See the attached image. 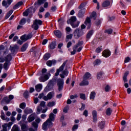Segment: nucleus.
Masks as SVG:
<instances>
[{"instance_id":"obj_24","label":"nucleus","mask_w":131,"mask_h":131,"mask_svg":"<svg viewBox=\"0 0 131 131\" xmlns=\"http://www.w3.org/2000/svg\"><path fill=\"white\" fill-rule=\"evenodd\" d=\"M35 119V117L34 116V115H33V114H31L30 116H29V117H28L27 120L28 122L30 123V122H32V121H33V120H34Z\"/></svg>"},{"instance_id":"obj_15","label":"nucleus","mask_w":131,"mask_h":131,"mask_svg":"<svg viewBox=\"0 0 131 131\" xmlns=\"http://www.w3.org/2000/svg\"><path fill=\"white\" fill-rule=\"evenodd\" d=\"M4 59H5V61L11 62L13 59V56L11 54H9L4 57Z\"/></svg>"},{"instance_id":"obj_3","label":"nucleus","mask_w":131,"mask_h":131,"mask_svg":"<svg viewBox=\"0 0 131 131\" xmlns=\"http://www.w3.org/2000/svg\"><path fill=\"white\" fill-rule=\"evenodd\" d=\"M38 25H42V21L40 19H36L32 26V28H34V30H38L39 28Z\"/></svg>"},{"instance_id":"obj_23","label":"nucleus","mask_w":131,"mask_h":131,"mask_svg":"<svg viewBox=\"0 0 131 131\" xmlns=\"http://www.w3.org/2000/svg\"><path fill=\"white\" fill-rule=\"evenodd\" d=\"M48 125H49V122L46 121L42 124V129L43 130H48Z\"/></svg>"},{"instance_id":"obj_26","label":"nucleus","mask_w":131,"mask_h":131,"mask_svg":"<svg viewBox=\"0 0 131 131\" xmlns=\"http://www.w3.org/2000/svg\"><path fill=\"white\" fill-rule=\"evenodd\" d=\"M22 5H23V2L22 1L18 2L16 5H15L13 6L14 10H17V9H18V8H19V7H21Z\"/></svg>"},{"instance_id":"obj_14","label":"nucleus","mask_w":131,"mask_h":131,"mask_svg":"<svg viewBox=\"0 0 131 131\" xmlns=\"http://www.w3.org/2000/svg\"><path fill=\"white\" fill-rule=\"evenodd\" d=\"M11 63L9 61H5V62L4 63L3 65V68L6 71H7V70H9V69L10 68V66H11Z\"/></svg>"},{"instance_id":"obj_54","label":"nucleus","mask_w":131,"mask_h":131,"mask_svg":"<svg viewBox=\"0 0 131 131\" xmlns=\"http://www.w3.org/2000/svg\"><path fill=\"white\" fill-rule=\"evenodd\" d=\"M26 37V40H28V39H31V38H32V34L31 33H29Z\"/></svg>"},{"instance_id":"obj_47","label":"nucleus","mask_w":131,"mask_h":131,"mask_svg":"<svg viewBox=\"0 0 131 131\" xmlns=\"http://www.w3.org/2000/svg\"><path fill=\"white\" fill-rule=\"evenodd\" d=\"M80 98L81 99V100H83L85 101V100L86 99V97H85V94L83 93H80Z\"/></svg>"},{"instance_id":"obj_29","label":"nucleus","mask_w":131,"mask_h":131,"mask_svg":"<svg viewBox=\"0 0 131 131\" xmlns=\"http://www.w3.org/2000/svg\"><path fill=\"white\" fill-rule=\"evenodd\" d=\"M13 12H14V11L13 10H10L5 15V20H7V19H9V18H10V16H11V15H12L13 14Z\"/></svg>"},{"instance_id":"obj_43","label":"nucleus","mask_w":131,"mask_h":131,"mask_svg":"<svg viewBox=\"0 0 131 131\" xmlns=\"http://www.w3.org/2000/svg\"><path fill=\"white\" fill-rule=\"evenodd\" d=\"M1 118L2 120H6V115H5V113L4 112V111H1Z\"/></svg>"},{"instance_id":"obj_46","label":"nucleus","mask_w":131,"mask_h":131,"mask_svg":"<svg viewBox=\"0 0 131 131\" xmlns=\"http://www.w3.org/2000/svg\"><path fill=\"white\" fill-rule=\"evenodd\" d=\"M84 23L85 25H88V24H91V18L87 17Z\"/></svg>"},{"instance_id":"obj_11","label":"nucleus","mask_w":131,"mask_h":131,"mask_svg":"<svg viewBox=\"0 0 131 131\" xmlns=\"http://www.w3.org/2000/svg\"><path fill=\"white\" fill-rule=\"evenodd\" d=\"M92 117H93V121L94 123L97 122V118L98 117V113L97 112V111L93 110L92 111Z\"/></svg>"},{"instance_id":"obj_59","label":"nucleus","mask_w":131,"mask_h":131,"mask_svg":"<svg viewBox=\"0 0 131 131\" xmlns=\"http://www.w3.org/2000/svg\"><path fill=\"white\" fill-rule=\"evenodd\" d=\"M46 64L49 67H52V65H53V61H52V60H48L46 62Z\"/></svg>"},{"instance_id":"obj_62","label":"nucleus","mask_w":131,"mask_h":131,"mask_svg":"<svg viewBox=\"0 0 131 131\" xmlns=\"http://www.w3.org/2000/svg\"><path fill=\"white\" fill-rule=\"evenodd\" d=\"M81 104L82 105L81 108H79V110H80V111H82V110H84V109H85V104L83 103H81Z\"/></svg>"},{"instance_id":"obj_52","label":"nucleus","mask_w":131,"mask_h":131,"mask_svg":"<svg viewBox=\"0 0 131 131\" xmlns=\"http://www.w3.org/2000/svg\"><path fill=\"white\" fill-rule=\"evenodd\" d=\"M55 105V101H52V102H49L47 106L48 107H54V105Z\"/></svg>"},{"instance_id":"obj_36","label":"nucleus","mask_w":131,"mask_h":131,"mask_svg":"<svg viewBox=\"0 0 131 131\" xmlns=\"http://www.w3.org/2000/svg\"><path fill=\"white\" fill-rule=\"evenodd\" d=\"M79 23H80V21H77L76 24L75 23H72L70 25L72 26V28H77V27L79 26Z\"/></svg>"},{"instance_id":"obj_53","label":"nucleus","mask_w":131,"mask_h":131,"mask_svg":"<svg viewBox=\"0 0 131 131\" xmlns=\"http://www.w3.org/2000/svg\"><path fill=\"white\" fill-rule=\"evenodd\" d=\"M3 101L6 103V104H9L10 103V101L9 98L8 97H5L3 98Z\"/></svg>"},{"instance_id":"obj_63","label":"nucleus","mask_w":131,"mask_h":131,"mask_svg":"<svg viewBox=\"0 0 131 131\" xmlns=\"http://www.w3.org/2000/svg\"><path fill=\"white\" fill-rule=\"evenodd\" d=\"M66 31H67V33L69 34V33L71 31V28L70 27H67Z\"/></svg>"},{"instance_id":"obj_34","label":"nucleus","mask_w":131,"mask_h":131,"mask_svg":"<svg viewBox=\"0 0 131 131\" xmlns=\"http://www.w3.org/2000/svg\"><path fill=\"white\" fill-rule=\"evenodd\" d=\"M104 33H107L108 34V35H110V34H112L113 33V29L109 28L105 29L104 30Z\"/></svg>"},{"instance_id":"obj_40","label":"nucleus","mask_w":131,"mask_h":131,"mask_svg":"<svg viewBox=\"0 0 131 131\" xmlns=\"http://www.w3.org/2000/svg\"><path fill=\"white\" fill-rule=\"evenodd\" d=\"M53 95H54V91H52L51 92H49L48 94L47 97H48L49 100H51V99L53 98Z\"/></svg>"},{"instance_id":"obj_55","label":"nucleus","mask_w":131,"mask_h":131,"mask_svg":"<svg viewBox=\"0 0 131 131\" xmlns=\"http://www.w3.org/2000/svg\"><path fill=\"white\" fill-rule=\"evenodd\" d=\"M102 21H103V19H99L98 21H96L95 24L96 26H99V25H101V24L102 23Z\"/></svg>"},{"instance_id":"obj_6","label":"nucleus","mask_w":131,"mask_h":131,"mask_svg":"<svg viewBox=\"0 0 131 131\" xmlns=\"http://www.w3.org/2000/svg\"><path fill=\"white\" fill-rule=\"evenodd\" d=\"M40 121H41V119H40V118L38 117L35 120V121L32 122V126L35 128V130H37V128H38V124L40 123Z\"/></svg>"},{"instance_id":"obj_13","label":"nucleus","mask_w":131,"mask_h":131,"mask_svg":"<svg viewBox=\"0 0 131 131\" xmlns=\"http://www.w3.org/2000/svg\"><path fill=\"white\" fill-rule=\"evenodd\" d=\"M76 20H77V19L76 18V16H71L70 19H69L67 21V24H71V23H74V22H76Z\"/></svg>"},{"instance_id":"obj_12","label":"nucleus","mask_w":131,"mask_h":131,"mask_svg":"<svg viewBox=\"0 0 131 131\" xmlns=\"http://www.w3.org/2000/svg\"><path fill=\"white\" fill-rule=\"evenodd\" d=\"M51 85H54V84H53V82L52 81H50L46 88L44 89V92H46V93L50 92L52 89V87H51Z\"/></svg>"},{"instance_id":"obj_21","label":"nucleus","mask_w":131,"mask_h":131,"mask_svg":"<svg viewBox=\"0 0 131 131\" xmlns=\"http://www.w3.org/2000/svg\"><path fill=\"white\" fill-rule=\"evenodd\" d=\"M54 34L58 38H61L62 37V32L59 30L55 31Z\"/></svg>"},{"instance_id":"obj_51","label":"nucleus","mask_w":131,"mask_h":131,"mask_svg":"<svg viewBox=\"0 0 131 131\" xmlns=\"http://www.w3.org/2000/svg\"><path fill=\"white\" fill-rule=\"evenodd\" d=\"M62 73L63 75H66V76H68V74H69L68 69L67 68H66L64 70L62 71Z\"/></svg>"},{"instance_id":"obj_35","label":"nucleus","mask_w":131,"mask_h":131,"mask_svg":"<svg viewBox=\"0 0 131 131\" xmlns=\"http://www.w3.org/2000/svg\"><path fill=\"white\" fill-rule=\"evenodd\" d=\"M50 58H51V54L49 53H46L43 56V59L45 60V61H48Z\"/></svg>"},{"instance_id":"obj_57","label":"nucleus","mask_w":131,"mask_h":131,"mask_svg":"<svg viewBox=\"0 0 131 131\" xmlns=\"http://www.w3.org/2000/svg\"><path fill=\"white\" fill-rule=\"evenodd\" d=\"M45 2H46V0H38L37 4L39 6H41V5H42V4H45Z\"/></svg>"},{"instance_id":"obj_56","label":"nucleus","mask_w":131,"mask_h":131,"mask_svg":"<svg viewBox=\"0 0 131 131\" xmlns=\"http://www.w3.org/2000/svg\"><path fill=\"white\" fill-rule=\"evenodd\" d=\"M76 129H78V124H75L73 126L72 130L75 131Z\"/></svg>"},{"instance_id":"obj_1","label":"nucleus","mask_w":131,"mask_h":131,"mask_svg":"<svg viewBox=\"0 0 131 131\" xmlns=\"http://www.w3.org/2000/svg\"><path fill=\"white\" fill-rule=\"evenodd\" d=\"M50 81H52L53 84L54 82H56V81H57L59 92H61V91L63 90V88H64V79L61 78L58 79L56 76H54L52 78V79Z\"/></svg>"},{"instance_id":"obj_7","label":"nucleus","mask_w":131,"mask_h":131,"mask_svg":"<svg viewBox=\"0 0 131 131\" xmlns=\"http://www.w3.org/2000/svg\"><path fill=\"white\" fill-rule=\"evenodd\" d=\"M67 62H68V60H66L59 67L58 69L57 70L55 74V76H58L59 74H60V72L61 71H63L64 70V67H65V65L67 64Z\"/></svg>"},{"instance_id":"obj_20","label":"nucleus","mask_w":131,"mask_h":131,"mask_svg":"<svg viewBox=\"0 0 131 131\" xmlns=\"http://www.w3.org/2000/svg\"><path fill=\"white\" fill-rule=\"evenodd\" d=\"M98 127L100 129H104L105 128V121H101L98 123Z\"/></svg>"},{"instance_id":"obj_5","label":"nucleus","mask_w":131,"mask_h":131,"mask_svg":"<svg viewBox=\"0 0 131 131\" xmlns=\"http://www.w3.org/2000/svg\"><path fill=\"white\" fill-rule=\"evenodd\" d=\"M55 119H56V115H55L54 113H51L49 115V118L46 121L48 122L49 125H53L54 123H53L52 121H55Z\"/></svg>"},{"instance_id":"obj_33","label":"nucleus","mask_w":131,"mask_h":131,"mask_svg":"<svg viewBox=\"0 0 131 131\" xmlns=\"http://www.w3.org/2000/svg\"><path fill=\"white\" fill-rule=\"evenodd\" d=\"M101 63H102V61H101V60H100L99 59H97L93 62V66L95 67V66H98L100 65Z\"/></svg>"},{"instance_id":"obj_19","label":"nucleus","mask_w":131,"mask_h":131,"mask_svg":"<svg viewBox=\"0 0 131 131\" xmlns=\"http://www.w3.org/2000/svg\"><path fill=\"white\" fill-rule=\"evenodd\" d=\"M56 46H57L56 42H52L49 45L48 49L49 50H54V49H56Z\"/></svg>"},{"instance_id":"obj_45","label":"nucleus","mask_w":131,"mask_h":131,"mask_svg":"<svg viewBox=\"0 0 131 131\" xmlns=\"http://www.w3.org/2000/svg\"><path fill=\"white\" fill-rule=\"evenodd\" d=\"M25 23H26V18H22L19 21L20 25H24Z\"/></svg>"},{"instance_id":"obj_38","label":"nucleus","mask_w":131,"mask_h":131,"mask_svg":"<svg viewBox=\"0 0 131 131\" xmlns=\"http://www.w3.org/2000/svg\"><path fill=\"white\" fill-rule=\"evenodd\" d=\"M86 5H88V2H84V3H81V4L78 7L79 10H81L83 9V8H84V7L86 6Z\"/></svg>"},{"instance_id":"obj_9","label":"nucleus","mask_w":131,"mask_h":131,"mask_svg":"<svg viewBox=\"0 0 131 131\" xmlns=\"http://www.w3.org/2000/svg\"><path fill=\"white\" fill-rule=\"evenodd\" d=\"M84 14H85V8L80 9L78 13L77 17L78 18H83Z\"/></svg>"},{"instance_id":"obj_22","label":"nucleus","mask_w":131,"mask_h":131,"mask_svg":"<svg viewBox=\"0 0 131 131\" xmlns=\"http://www.w3.org/2000/svg\"><path fill=\"white\" fill-rule=\"evenodd\" d=\"M92 77V74L90 73V72H87L85 73L83 77V79H86L88 80V79H89L90 77Z\"/></svg>"},{"instance_id":"obj_42","label":"nucleus","mask_w":131,"mask_h":131,"mask_svg":"<svg viewBox=\"0 0 131 131\" xmlns=\"http://www.w3.org/2000/svg\"><path fill=\"white\" fill-rule=\"evenodd\" d=\"M72 37H73V34H70L69 35H67L66 36V41H69V39H72Z\"/></svg>"},{"instance_id":"obj_27","label":"nucleus","mask_w":131,"mask_h":131,"mask_svg":"<svg viewBox=\"0 0 131 131\" xmlns=\"http://www.w3.org/2000/svg\"><path fill=\"white\" fill-rule=\"evenodd\" d=\"M83 45V41L79 40L78 43L74 46L73 49H77L78 47H81Z\"/></svg>"},{"instance_id":"obj_60","label":"nucleus","mask_w":131,"mask_h":131,"mask_svg":"<svg viewBox=\"0 0 131 131\" xmlns=\"http://www.w3.org/2000/svg\"><path fill=\"white\" fill-rule=\"evenodd\" d=\"M102 75H103V73L101 72L98 73L97 75V79H100V78H101V77H102Z\"/></svg>"},{"instance_id":"obj_41","label":"nucleus","mask_w":131,"mask_h":131,"mask_svg":"<svg viewBox=\"0 0 131 131\" xmlns=\"http://www.w3.org/2000/svg\"><path fill=\"white\" fill-rule=\"evenodd\" d=\"M11 131H19V127L18 125H14L11 129Z\"/></svg>"},{"instance_id":"obj_49","label":"nucleus","mask_w":131,"mask_h":131,"mask_svg":"<svg viewBox=\"0 0 131 131\" xmlns=\"http://www.w3.org/2000/svg\"><path fill=\"white\" fill-rule=\"evenodd\" d=\"M29 8L27 9L25 12H23V16H27L29 15Z\"/></svg>"},{"instance_id":"obj_25","label":"nucleus","mask_w":131,"mask_h":131,"mask_svg":"<svg viewBox=\"0 0 131 131\" xmlns=\"http://www.w3.org/2000/svg\"><path fill=\"white\" fill-rule=\"evenodd\" d=\"M41 90H42V84H38L37 85H36L35 86V90L38 93H39V92H40V91H41Z\"/></svg>"},{"instance_id":"obj_4","label":"nucleus","mask_w":131,"mask_h":131,"mask_svg":"<svg viewBox=\"0 0 131 131\" xmlns=\"http://www.w3.org/2000/svg\"><path fill=\"white\" fill-rule=\"evenodd\" d=\"M50 76H51V74L50 72H48L47 74L41 75L39 78V80L40 82H45V81H47L50 78Z\"/></svg>"},{"instance_id":"obj_44","label":"nucleus","mask_w":131,"mask_h":131,"mask_svg":"<svg viewBox=\"0 0 131 131\" xmlns=\"http://www.w3.org/2000/svg\"><path fill=\"white\" fill-rule=\"evenodd\" d=\"M42 110V107H41L40 106H38L37 107V111H36V114H40V112Z\"/></svg>"},{"instance_id":"obj_2","label":"nucleus","mask_w":131,"mask_h":131,"mask_svg":"<svg viewBox=\"0 0 131 131\" xmlns=\"http://www.w3.org/2000/svg\"><path fill=\"white\" fill-rule=\"evenodd\" d=\"M73 34L74 38L78 39L79 37L83 35V31L80 30L79 28H77L74 30Z\"/></svg>"},{"instance_id":"obj_28","label":"nucleus","mask_w":131,"mask_h":131,"mask_svg":"<svg viewBox=\"0 0 131 131\" xmlns=\"http://www.w3.org/2000/svg\"><path fill=\"white\" fill-rule=\"evenodd\" d=\"M110 6V1L106 0L103 2L102 7L103 8H107V7H109Z\"/></svg>"},{"instance_id":"obj_16","label":"nucleus","mask_w":131,"mask_h":131,"mask_svg":"<svg viewBox=\"0 0 131 131\" xmlns=\"http://www.w3.org/2000/svg\"><path fill=\"white\" fill-rule=\"evenodd\" d=\"M89 82L85 79H83V80L80 83L79 85L80 86H84L85 85H89Z\"/></svg>"},{"instance_id":"obj_30","label":"nucleus","mask_w":131,"mask_h":131,"mask_svg":"<svg viewBox=\"0 0 131 131\" xmlns=\"http://www.w3.org/2000/svg\"><path fill=\"white\" fill-rule=\"evenodd\" d=\"M24 113H25V114H30L31 113H33V111H32V109L31 108H26V109H25V110L24 111Z\"/></svg>"},{"instance_id":"obj_18","label":"nucleus","mask_w":131,"mask_h":131,"mask_svg":"<svg viewBox=\"0 0 131 131\" xmlns=\"http://www.w3.org/2000/svg\"><path fill=\"white\" fill-rule=\"evenodd\" d=\"M28 48V43H25L20 48V52H24Z\"/></svg>"},{"instance_id":"obj_48","label":"nucleus","mask_w":131,"mask_h":131,"mask_svg":"<svg viewBox=\"0 0 131 131\" xmlns=\"http://www.w3.org/2000/svg\"><path fill=\"white\" fill-rule=\"evenodd\" d=\"M26 107V103L25 102H23L19 104V108L24 110Z\"/></svg>"},{"instance_id":"obj_32","label":"nucleus","mask_w":131,"mask_h":131,"mask_svg":"<svg viewBox=\"0 0 131 131\" xmlns=\"http://www.w3.org/2000/svg\"><path fill=\"white\" fill-rule=\"evenodd\" d=\"M129 74V72L126 71L123 77V79L124 82H127V75Z\"/></svg>"},{"instance_id":"obj_58","label":"nucleus","mask_w":131,"mask_h":131,"mask_svg":"<svg viewBox=\"0 0 131 131\" xmlns=\"http://www.w3.org/2000/svg\"><path fill=\"white\" fill-rule=\"evenodd\" d=\"M96 53H101L102 52V46H100V47H98L96 50H95Z\"/></svg>"},{"instance_id":"obj_8","label":"nucleus","mask_w":131,"mask_h":131,"mask_svg":"<svg viewBox=\"0 0 131 131\" xmlns=\"http://www.w3.org/2000/svg\"><path fill=\"white\" fill-rule=\"evenodd\" d=\"M10 50L11 51L12 54H15V53H18L19 50V46L17 45H15L13 47L10 46Z\"/></svg>"},{"instance_id":"obj_39","label":"nucleus","mask_w":131,"mask_h":131,"mask_svg":"<svg viewBox=\"0 0 131 131\" xmlns=\"http://www.w3.org/2000/svg\"><path fill=\"white\" fill-rule=\"evenodd\" d=\"M24 97L25 99H28L29 98V91L26 90L24 93Z\"/></svg>"},{"instance_id":"obj_61","label":"nucleus","mask_w":131,"mask_h":131,"mask_svg":"<svg viewBox=\"0 0 131 131\" xmlns=\"http://www.w3.org/2000/svg\"><path fill=\"white\" fill-rule=\"evenodd\" d=\"M27 125L26 124H22L21 125V130L23 129H27Z\"/></svg>"},{"instance_id":"obj_31","label":"nucleus","mask_w":131,"mask_h":131,"mask_svg":"<svg viewBox=\"0 0 131 131\" xmlns=\"http://www.w3.org/2000/svg\"><path fill=\"white\" fill-rule=\"evenodd\" d=\"M96 98V92L92 91L90 95V100H95Z\"/></svg>"},{"instance_id":"obj_37","label":"nucleus","mask_w":131,"mask_h":131,"mask_svg":"<svg viewBox=\"0 0 131 131\" xmlns=\"http://www.w3.org/2000/svg\"><path fill=\"white\" fill-rule=\"evenodd\" d=\"M112 111H112V110H111V108H110V107L107 108L105 112L106 115L107 116H110V115H111V114H112Z\"/></svg>"},{"instance_id":"obj_50","label":"nucleus","mask_w":131,"mask_h":131,"mask_svg":"<svg viewBox=\"0 0 131 131\" xmlns=\"http://www.w3.org/2000/svg\"><path fill=\"white\" fill-rule=\"evenodd\" d=\"M2 6L3 7H5L6 8H9V5H8V3H7V1H6V0H4L2 2Z\"/></svg>"},{"instance_id":"obj_64","label":"nucleus","mask_w":131,"mask_h":131,"mask_svg":"<svg viewBox=\"0 0 131 131\" xmlns=\"http://www.w3.org/2000/svg\"><path fill=\"white\" fill-rule=\"evenodd\" d=\"M105 91L107 93L110 91V86L109 85H106L105 88Z\"/></svg>"},{"instance_id":"obj_17","label":"nucleus","mask_w":131,"mask_h":131,"mask_svg":"<svg viewBox=\"0 0 131 131\" xmlns=\"http://www.w3.org/2000/svg\"><path fill=\"white\" fill-rule=\"evenodd\" d=\"M93 34H94L93 30H90L86 35V39H91V37L93 36Z\"/></svg>"},{"instance_id":"obj_10","label":"nucleus","mask_w":131,"mask_h":131,"mask_svg":"<svg viewBox=\"0 0 131 131\" xmlns=\"http://www.w3.org/2000/svg\"><path fill=\"white\" fill-rule=\"evenodd\" d=\"M102 55L104 58H108L111 56V51L108 50H105L102 52Z\"/></svg>"}]
</instances>
